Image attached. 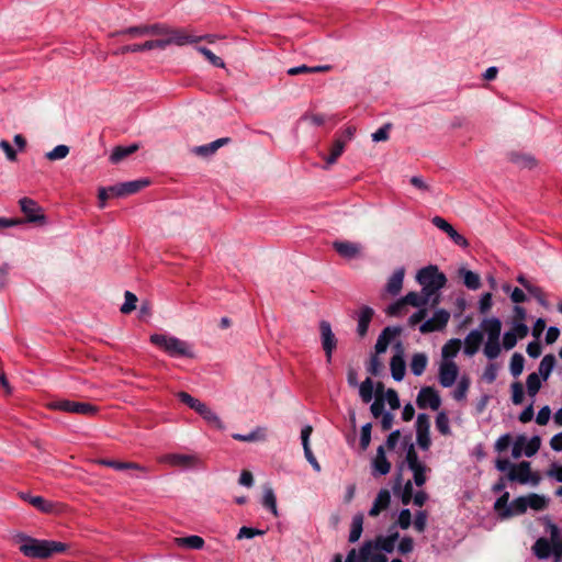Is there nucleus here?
I'll return each instance as SVG.
<instances>
[{"mask_svg":"<svg viewBox=\"0 0 562 562\" xmlns=\"http://www.w3.org/2000/svg\"><path fill=\"white\" fill-rule=\"evenodd\" d=\"M509 494H502L494 504V509L502 519L510 518L526 512L528 507L535 510H541L547 506L548 501L539 494H529L520 496L509 502Z\"/></svg>","mask_w":562,"mask_h":562,"instance_id":"f257e3e1","label":"nucleus"},{"mask_svg":"<svg viewBox=\"0 0 562 562\" xmlns=\"http://www.w3.org/2000/svg\"><path fill=\"white\" fill-rule=\"evenodd\" d=\"M14 539L20 544L21 553L31 559H47L67 548L63 542L35 539L25 533H18Z\"/></svg>","mask_w":562,"mask_h":562,"instance_id":"f03ea898","label":"nucleus"},{"mask_svg":"<svg viewBox=\"0 0 562 562\" xmlns=\"http://www.w3.org/2000/svg\"><path fill=\"white\" fill-rule=\"evenodd\" d=\"M416 280L422 286V293L431 306L440 303V290L446 285L447 278L439 271L437 266H427L420 269L416 274Z\"/></svg>","mask_w":562,"mask_h":562,"instance_id":"7ed1b4c3","label":"nucleus"},{"mask_svg":"<svg viewBox=\"0 0 562 562\" xmlns=\"http://www.w3.org/2000/svg\"><path fill=\"white\" fill-rule=\"evenodd\" d=\"M149 341L171 358L192 359L195 357L193 345L176 336L156 333L150 335Z\"/></svg>","mask_w":562,"mask_h":562,"instance_id":"20e7f679","label":"nucleus"},{"mask_svg":"<svg viewBox=\"0 0 562 562\" xmlns=\"http://www.w3.org/2000/svg\"><path fill=\"white\" fill-rule=\"evenodd\" d=\"M481 327L487 335L483 352L488 359H495L502 350L499 344L502 322L497 317L485 318L482 321Z\"/></svg>","mask_w":562,"mask_h":562,"instance_id":"39448f33","label":"nucleus"},{"mask_svg":"<svg viewBox=\"0 0 562 562\" xmlns=\"http://www.w3.org/2000/svg\"><path fill=\"white\" fill-rule=\"evenodd\" d=\"M158 461L162 464L178 468L180 470H198L203 468V461L196 453H167L159 457Z\"/></svg>","mask_w":562,"mask_h":562,"instance_id":"423d86ee","label":"nucleus"},{"mask_svg":"<svg viewBox=\"0 0 562 562\" xmlns=\"http://www.w3.org/2000/svg\"><path fill=\"white\" fill-rule=\"evenodd\" d=\"M47 407L55 411H63L79 415H94L98 408L89 403L74 402L69 400H56L47 404Z\"/></svg>","mask_w":562,"mask_h":562,"instance_id":"0eeeda50","label":"nucleus"},{"mask_svg":"<svg viewBox=\"0 0 562 562\" xmlns=\"http://www.w3.org/2000/svg\"><path fill=\"white\" fill-rule=\"evenodd\" d=\"M507 479L521 484L530 483L531 485H537L540 482V476L531 471L530 463L527 461L515 464L507 474Z\"/></svg>","mask_w":562,"mask_h":562,"instance_id":"6e6552de","label":"nucleus"},{"mask_svg":"<svg viewBox=\"0 0 562 562\" xmlns=\"http://www.w3.org/2000/svg\"><path fill=\"white\" fill-rule=\"evenodd\" d=\"M406 464L413 474L415 484L419 487L426 482V468L418 461L413 445H409L406 451Z\"/></svg>","mask_w":562,"mask_h":562,"instance_id":"1a4fd4ad","label":"nucleus"},{"mask_svg":"<svg viewBox=\"0 0 562 562\" xmlns=\"http://www.w3.org/2000/svg\"><path fill=\"white\" fill-rule=\"evenodd\" d=\"M459 367L456 361H440L438 381L442 387H451L458 380Z\"/></svg>","mask_w":562,"mask_h":562,"instance_id":"9d476101","label":"nucleus"},{"mask_svg":"<svg viewBox=\"0 0 562 562\" xmlns=\"http://www.w3.org/2000/svg\"><path fill=\"white\" fill-rule=\"evenodd\" d=\"M416 403L419 408L437 411L441 405V398L437 390L431 386H424L417 395Z\"/></svg>","mask_w":562,"mask_h":562,"instance_id":"9b49d317","label":"nucleus"},{"mask_svg":"<svg viewBox=\"0 0 562 562\" xmlns=\"http://www.w3.org/2000/svg\"><path fill=\"white\" fill-rule=\"evenodd\" d=\"M148 184L149 181L147 179H138L109 187V190L113 196L122 198L137 193Z\"/></svg>","mask_w":562,"mask_h":562,"instance_id":"f8f14e48","label":"nucleus"},{"mask_svg":"<svg viewBox=\"0 0 562 562\" xmlns=\"http://www.w3.org/2000/svg\"><path fill=\"white\" fill-rule=\"evenodd\" d=\"M450 319V313L446 310H438L434 313L432 317L424 322L419 326V331L423 334L441 330L446 327Z\"/></svg>","mask_w":562,"mask_h":562,"instance_id":"ddd939ff","label":"nucleus"},{"mask_svg":"<svg viewBox=\"0 0 562 562\" xmlns=\"http://www.w3.org/2000/svg\"><path fill=\"white\" fill-rule=\"evenodd\" d=\"M322 347L325 351L327 361L330 362L334 350L337 347V339L331 330V326L327 321L319 323Z\"/></svg>","mask_w":562,"mask_h":562,"instance_id":"4468645a","label":"nucleus"},{"mask_svg":"<svg viewBox=\"0 0 562 562\" xmlns=\"http://www.w3.org/2000/svg\"><path fill=\"white\" fill-rule=\"evenodd\" d=\"M431 223L440 231L446 233L450 239L458 246L462 248H467L469 246V243L464 236L459 234L454 227L448 223L443 217L441 216H435L431 220Z\"/></svg>","mask_w":562,"mask_h":562,"instance_id":"2eb2a0df","label":"nucleus"},{"mask_svg":"<svg viewBox=\"0 0 562 562\" xmlns=\"http://www.w3.org/2000/svg\"><path fill=\"white\" fill-rule=\"evenodd\" d=\"M166 33V27L162 24H150L127 27L116 34L128 35L131 37H143L147 35H162Z\"/></svg>","mask_w":562,"mask_h":562,"instance_id":"dca6fc26","label":"nucleus"},{"mask_svg":"<svg viewBox=\"0 0 562 562\" xmlns=\"http://www.w3.org/2000/svg\"><path fill=\"white\" fill-rule=\"evenodd\" d=\"M395 355L392 357L390 367L391 373L395 381H402L405 376L406 364L404 360V348L402 342H396Z\"/></svg>","mask_w":562,"mask_h":562,"instance_id":"f3484780","label":"nucleus"},{"mask_svg":"<svg viewBox=\"0 0 562 562\" xmlns=\"http://www.w3.org/2000/svg\"><path fill=\"white\" fill-rule=\"evenodd\" d=\"M21 211L26 215V222L30 223H45V215L41 213L38 204L29 198L20 200Z\"/></svg>","mask_w":562,"mask_h":562,"instance_id":"a211bd4d","label":"nucleus"},{"mask_svg":"<svg viewBox=\"0 0 562 562\" xmlns=\"http://www.w3.org/2000/svg\"><path fill=\"white\" fill-rule=\"evenodd\" d=\"M429 427V417L426 414H419L416 419V441L424 450L428 449L430 446Z\"/></svg>","mask_w":562,"mask_h":562,"instance_id":"6ab92c4d","label":"nucleus"},{"mask_svg":"<svg viewBox=\"0 0 562 562\" xmlns=\"http://www.w3.org/2000/svg\"><path fill=\"white\" fill-rule=\"evenodd\" d=\"M22 499L35 507L36 509L43 512V513H56L59 510V504L54 503L52 501H48L44 498L41 495H34V494H21Z\"/></svg>","mask_w":562,"mask_h":562,"instance_id":"aec40b11","label":"nucleus"},{"mask_svg":"<svg viewBox=\"0 0 562 562\" xmlns=\"http://www.w3.org/2000/svg\"><path fill=\"white\" fill-rule=\"evenodd\" d=\"M359 553L362 562H387L386 555L373 541L364 542Z\"/></svg>","mask_w":562,"mask_h":562,"instance_id":"412c9836","label":"nucleus"},{"mask_svg":"<svg viewBox=\"0 0 562 562\" xmlns=\"http://www.w3.org/2000/svg\"><path fill=\"white\" fill-rule=\"evenodd\" d=\"M164 35H168L166 37L167 46L172 45V44L178 45V46H183L187 44L196 43L199 41H202V37L194 36L192 34H189V33H187L184 31H180V30L168 31L166 29V33Z\"/></svg>","mask_w":562,"mask_h":562,"instance_id":"4be33fe9","label":"nucleus"},{"mask_svg":"<svg viewBox=\"0 0 562 562\" xmlns=\"http://www.w3.org/2000/svg\"><path fill=\"white\" fill-rule=\"evenodd\" d=\"M335 250L346 259H353L361 255L362 246L357 243L340 240L333 244Z\"/></svg>","mask_w":562,"mask_h":562,"instance_id":"5701e85b","label":"nucleus"},{"mask_svg":"<svg viewBox=\"0 0 562 562\" xmlns=\"http://www.w3.org/2000/svg\"><path fill=\"white\" fill-rule=\"evenodd\" d=\"M483 341V333L479 329L471 330L464 339V353L469 357L474 356Z\"/></svg>","mask_w":562,"mask_h":562,"instance_id":"b1692460","label":"nucleus"},{"mask_svg":"<svg viewBox=\"0 0 562 562\" xmlns=\"http://www.w3.org/2000/svg\"><path fill=\"white\" fill-rule=\"evenodd\" d=\"M400 334L398 328L386 327L378 337L375 344V352L376 355L383 353L386 351L390 342Z\"/></svg>","mask_w":562,"mask_h":562,"instance_id":"393cba45","label":"nucleus"},{"mask_svg":"<svg viewBox=\"0 0 562 562\" xmlns=\"http://www.w3.org/2000/svg\"><path fill=\"white\" fill-rule=\"evenodd\" d=\"M405 276V269L404 268H397L392 276L389 278L385 290L391 295H397L403 286Z\"/></svg>","mask_w":562,"mask_h":562,"instance_id":"a878e982","label":"nucleus"},{"mask_svg":"<svg viewBox=\"0 0 562 562\" xmlns=\"http://www.w3.org/2000/svg\"><path fill=\"white\" fill-rule=\"evenodd\" d=\"M233 438L245 442H263L268 439V429L266 427H256L247 435L234 434Z\"/></svg>","mask_w":562,"mask_h":562,"instance_id":"bb28decb","label":"nucleus"},{"mask_svg":"<svg viewBox=\"0 0 562 562\" xmlns=\"http://www.w3.org/2000/svg\"><path fill=\"white\" fill-rule=\"evenodd\" d=\"M228 142L229 138L227 137L218 138L210 144L193 147L192 153L201 157H209L215 154L222 146L228 144Z\"/></svg>","mask_w":562,"mask_h":562,"instance_id":"cd10ccee","label":"nucleus"},{"mask_svg":"<svg viewBox=\"0 0 562 562\" xmlns=\"http://www.w3.org/2000/svg\"><path fill=\"white\" fill-rule=\"evenodd\" d=\"M313 431V428L311 425H306L302 428L301 430V440H302V446H303V449H304V454L307 459V461L316 469V470H319V465L311 450V447H310V437H311V434Z\"/></svg>","mask_w":562,"mask_h":562,"instance_id":"c85d7f7f","label":"nucleus"},{"mask_svg":"<svg viewBox=\"0 0 562 562\" xmlns=\"http://www.w3.org/2000/svg\"><path fill=\"white\" fill-rule=\"evenodd\" d=\"M373 472L375 474L384 475L389 473L391 469V463L387 461L385 457L384 447L380 446L376 450V454L372 462Z\"/></svg>","mask_w":562,"mask_h":562,"instance_id":"c756f323","label":"nucleus"},{"mask_svg":"<svg viewBox=\"0 0 562 562\" xmlns=\"http://www.w3.org/2000/svg\"><path fill=\"white\" fill-rule=\"evenodd\" d=\"M373 316V310L369 306H362L358 314V326H357V333L360 337L366 336L369 324Z\"/></svg>","mask_w":562,"mask_h":562,"instance_id":"7c9ffc66","label":"nucleus"},{"mask_svg":"<svg viewBox=\"0 0 562 562\" xmlns=\"http://www.w3.org/2000/svg\"><path fill=\"white\" fill-rule=\"evenodd\" d=\"M461 349V340L458 338H452L448 340L442 349H441V360L440 361H454V358L459 353Z\"/></svg>","mask_w":562,"mask_h":562,"instance_id":"2f4dec72","label":"nucleus"},{"mask_svg":"<svg viewBox=\"0 0 562 562\" xmlns=\"http://www.w3.org/2000/svg\"><path fill=\"white\" fill-rule=\"evenodd\" d=\"M97 463L114 469L115 471L123 472L124 470H139V464L136 462L120 461L114 459H99Z\"/></svg>","mask_w":562,"mask_h":562,"instance_id":"473e14b6","label":"nucleus"},{"mask_svg":"<svg viewBox=\"0 0 562 562\" xmlns=\"http://www.w3.org/2000/svg\"><path fill=\"white\" fill-rule=\"evenodd\" d=\"M427 364H428L427 355L424 352H416L412 356V359H411V363H409L411 371L414 375L419 376L425 372Z\"/></svg>","mask_w":562,"mask_h":562,"instance_id":"72a5a7b5","label":"nucleus"},{"mask_svg":"<svg viewBox=\"0 0 562 562\" xmlns=\"http://www.w3.org/2000/svg\"><path fill=\"white\" fill-rule=\"evenodd\" d=\"M175 543L178 547L187 548V549H193V550H200L204 547V540L200 536H188V537H180L175 538Z\"/></svg>","mask_w":562,"mask_h":562,"instance_id":"f704fd0d","label":"nucleus"},{"mask_svg":"<svg viewBox=\"0 0 562 562\" xmlns=\"http://www.w3.org/2000/svg\"><path fill=\"white\" fill-rule=\"evenodd\" d=\"M346 147V142L344 139H335L331 148L330 154L327 157H324L326 165L324 166L325 169H329L330 166L336 164L337 159L342 155Z\"/></svg>","mask_w":562,"mask_h":562,"instance_id":"c9c22d12","label":"nucleus"},{"mask_svg":"<svg viewBox=\"0 0 562 562\" xmlns=\"http://www.w3.org/2000/svg\"><path fill=\"white\" fill-rule=\"evenodd\" d=\"M397 540H398V533L392 532L385 537H382V536L378 537L373 542L385 554V553H391L394 550L395 543Z\"/></svg>","mask_w":562,"mask_h":562,"instance_id":"e433bc0d","label":"nucleus"},{"mask_svg":"<svg viewBox=\"0 0 562 562\" xmlns=\"http://www.w3.org/2000/svg\"><path fill=\"white\" fill-rule=\"evenodd\" d=\"M459 274L462 277L463 283L468 289L477 290L481 286V278L477 273L465 268H461L459 270Z\"/></svg>","mask_w":562,"mask_h":562,"instance_id":"4c0bfd02","label":"nucleus"},{"mask_svg":"<svg viewBox=\"0 0 562 562\" xmlns=\"http://www.w3.org/2000/svg\"><path fill=\"white\" fill-rule=\"evenodd\" d=\"M532 550L539 559H547L553 553V544L551 546L547 539L540 538L535 542Z\"/></svg>","mask_w":562,"mask_h":562,"instance_id":"58836bf2","label":"nucleus"},{"mask_svg":"<svg viewBox=\"0 0 562 562\" xmlns=\"http://www.w3.org/2000/svg\"><path fill=\"white\" fill-rule=\"evenodd\" d=\"M137 149H138L137 144H132L126 147H122V146L115 147L110 156V160L113 164H117V162L122 161L124 158H126L127 156H130L131 154L135 153Z\"/></svg>","mask_w":562,"mask_h":562,"instance_id":"ea45409f","label":"nucleus"},{"mask_svg":"<svg viewBox=\"0 0 562 562\" xmlns=\"http://www.w3.org/2000/svg\"><path fill=\"white\" fill-rule=\"evenodd\" d=\"M555 364V358L552 355H547L540 361L538 374L543 381L548 380Z\"/></svg>","mask_w":562,"mask_h":562,"instance_id":"a19ab883","label":"nucleus"},{"mask_svg":"<svg viewBox=\"0 0 562 562\" xmlns=\"http://www.w3.org/2000/svg\"><path fill=\"white\" fill-rule=\"evenodd\" d=\"M359 395L363 403H370L375 395L374 384L370 378H367L359 384Z\"/></svg>","mask_w":562,"mask_h":562,"instance_id":"79ce46f5","label":"nucleus"},{"mask_svg":"<svg viewBox=\"0 0 562 562\" xmlns=\"http://www.w3.org/2000/svg\"><path fill=\"white\" fill-rule=\"evenodd\" d=\"M470 379L467 375L460 378L457 382V387L452 392V396L456 401H464L470 387Z\"/></svg>","mask_w":562,"mask_h":562,"instance_id":"37998d69","label":"nucleus"},{"mask_svg":"<svg viewBox=\"0 0 562 562\" xmlns=\"http://www.w3.org/2000/svg\"><path fill=\"white\" fill-rule=\"evenodd\" d=\"M403 299L405 305H412L414 307H423L427 304H430L426 296L420 292H408Z\"/></svg>","mask_w":562,"mask_h":562,"instance_id":"c03bdc74","label":"nucleus"},{"mask_svg":"<svg viewBox=\"0 0 562 562\" xmlns=\"http://www.w3.org/2000/svg\"><path fill=\"white\" fill-rule=\"evenodd\" d=\"M382 391H383V385L381 383H378L376 389H375V401L370 406V411L375 418H378L384 414L383 413L384 403H383V397H382Z\"/></svg>","mask_w":562,"mask_h":562,"instance_id":"a18cd8bd","label":"nucleus"},{"mask_svg":"<svg viewBox=\"0 0 562 562\" xmlns=\"http://www.w3.org/2000/svg\"><path fill=\"white\" fill-rule=\"evenodd\" d=\"M390 495L391 494H378L373 506L369 510V515L372 517L378 516L382 510L386 509L390 505Z\"/></svg>","mask_w":562,"mask_h":562,"instance_id":"49530a36","label":"nucleus"},{"mask_svg":"<svg viewBox=\"0 0 562 562\" xmlns=\"http://www.w3.org/2000/svg\"><path fill=\"white\" fill-rule=\"evenodd\" d=\"M362 524H363L362 515H356L351 522V529H350V533H349L350 542H356L361 537Z\"/></svg>","mask_w":562,"mask_h":562,"instance_id":"de8ad7c7","label":"nucleus"},{"mask_svg":"<svg viewBox=\"0 0 562 562\" xmlns=\"http://www.w3.org/2000/svg\"><path fill=\"white\" fill-rule=\"evenodd\" d=\"M541 446V439L539 436H533L530 439L526 437V441L524 445V454L526 457L535 456Z\"/></svg>","mask_w":562,"mask_h":562,"instance_id":"09e8293b","label":"nucleus"},{"mask_svg":"<svg viewBox=\"0 0 562 562\" xmlns=\"http://www.w3.org/2000/svg\"><path fill=\"white\" fill-rule=\"evenodd\" d=\"M541 387V378L537 372H532L527 378V392L533 397Z\"/></svg>","mask_w":562,"mask_h":562,"instance_id":"8fccbe9b","label":"nucleus"},{"mask_svg":"<svg viewBox=\"0 0 562 562\" xmlns=\"http://www.w3.org/2000/svg\"><path fill=\"white\" fill-rule=\"evenodd\" d=\"M210 426L223 430L225 429V425L222 422L221 417L210 407L206 413L201 416Z\"/></svg>","mask_w":562,"mask_h":562,"instance_id":"3c124183","label":"nucleus"},{"mask_svg":"<svg viewBox=\"0 0 562 562\" xmlns=\"http://www.w3.org/2000/svg\"><path fill=\"white\" fill-rule=\"evenodd\" d=\"M124 299H125V302L121 306L120 312L123 314H130L131 312H133L136 308L138 299L131 291H126L124 293Z\"/></svg>","mask_w":562,"mask_h":562,"instance_id":"603ef678","label":"nucleus"},{"mask_svg":"<svg viewBox=\"0 0 562 562\" xmlns=\"http://www.w3.org/2000/svg\"><path fill=\"white\" fill-rule=\"evenodd\" d=\"M69 147L67 145H58L50 151L45 154L46 159L50 161L60 160L68 156Z\"/></svg>","mask_w":562,"mask_h":562,"instance_id":"864d4df0","label":"nucleus"},{"mask_svg":"<svg viewBox=\"0 0 562 562\" xmlns=\"http://www.w3.org/2000/svg\"><path fill=\"white\" fill-rule=\"evenodd\" d=\"M512 160L521 168L531 169L537 165L536 159L530 155L514 154Z\"/></svg>","mask_w":562,"mask_h":562,"instance_id":"5fc2aeb1","label":"nucleus"},{"mask_svg":"<svg viewBox=\"0 0 562 562\" xmlns=\"http://www.w3.org/2000/svg\"><path fill=\"white\" fill-rule=\"evenodd\" d=\"M436 427L438 431L445 436L451 434L449 426V417L445 412H440L436 417Z\"/></svg>","mask_w":562,"mask_h":562,"instance_id":"6e6d98bb","label":"nucleus"},{"mask_svg":"<svg viewBox=\"0 0 562 562\" xmlns=\"http://www.w3.org/2000/svg\"><path fill=\"white\" fill-rule=\"evenodd\" d=\"M525 359L520 353H514L510 359V372L514 376L521 374Z\"/></svg>","mask_w":562,"mask_h":562,"instance_id":"4d7b16f0","label":"nucleus"},{"mask_svg":"<svg viewBox=\"0 0 562 562\" xmlns=\"http://www.w3.org/2000/svg\"><path fill=\"white\" fill-rule=\"evenodd\" d=\"M403 504L407 505L411 501L414 505L422 507L427 501L428 494H401Z\"/></svg>","mask_w":562,"mask_h":562,"instance_id":"13d9d810","label":"nucleus"},{"mask_svg":"<svg viewBox=\"0 0 562 562\" xmlns=\"http://www.w3.org/2000/svg\"><path fill=\"white\" fill-rule=\"evenodd\" d=\"M199 53H201L213 66L223 68L225 66L224 61L217 57L214 53H212L206 47H198Z\"/></svg>","mask_w":562,"mask_h":562,"instance_id":"bf43d9fd","label":"nucleus"},{"mask_svg":"<svg viewBox=\"0 0 562 562\" xmlns=\"http://www.w3.org/2000/svg\"><path fill=\"white\" fill-rule=\"evenodd\" d=\"M512 389V401L515 405H520L524 401V387L519 382H515L510 386Z\"/></svg>","mask_w":562,"mask_h":562,"instance_id":"052dcab7","label":"nucleus"},{"mask_svg":"<svg viewBox=\"0 0 562 562\" xmlns=\"http://www.w3.org/2000/svg\"><path fill=\"white\" fill-rule=\"evenodd\" d=\"M525 441H526V436L525 435H519L515 439V441L513 443V448H512V457L514 459H518V458H520L524 454Z\"/></svg>","mask_w":562,"mask_h":562,"instance_id":"680f3d73","label":"nucleus"},{"mask_svg":"<svg viewBox=\"0 0 562 562\" xmlns=\"http://www.w3.org/2000/svg\"><path fill=\"white\" fill-rule=\"evenodd\" d=\"M371 424H366L361 427L360 446L362 450H367L371 441Z\"/></svg>","mask_w":562,"mask_h":562,"instance_id":"e2e57ef3","label":"nucleus"},{"mask_svg":"<svg viewBox=\"0 0 562 562\" xmlns=\"http://www.w3.org/2000/svg\"><path fill=\"white\" fill-rule=\"evenodd\" d=\"M383 397V402L385 401L390 407L392 409H397L400 408V398H398V395L397 393L392 390V389H389L386 392H385V395L382 396Z\"/></svg>","mask_w":562,"mask_h":562,"instance_id":"0e129e2a","label":"nucleus"},{"mask_svg":"<svg viewBox=\"0 0 562 562\" xmlns=\"http://www.w3.org/2000/svg\"><path fill=\"white\" fill-rule=\"evenodd\" d=\"M427 518H428V515H427L426 510L417 512L415 515V519H414L415 529L420 532L425 531L426 526H427Z\"/></svg>","mask_w":562,"mask_h":562,"instance_id":"69168bd1","label":"nucleus"},{"mask_svg":"<svg viewBox=\"0 0 562 562\" xmlns=\"http://www.w3.org/2000/svg\"><path fill=\"white\" fill-rule=\"evenodd\" d=\"M261 504L263 507L269 509L274 516H278L277 499L274 494H265Z\"/></svg>","mask_w":562,"mask_h":562,"instance_id":"338daca9","label":"nucleus"},{"mask_svg":"<svg viewBox=\"0 0 562 562\" xmlns=\"http://www.w3.org/2000/svg\"><path fill=\"white\" fill-rule=\"evenodd\" d=\"M547 476L562 483V465L553 463L547 471Z\"/></svg>","mask_w":562,"mask_h":562,"instance_id":"774afa93","label":"nucleus"}]
</instances>
